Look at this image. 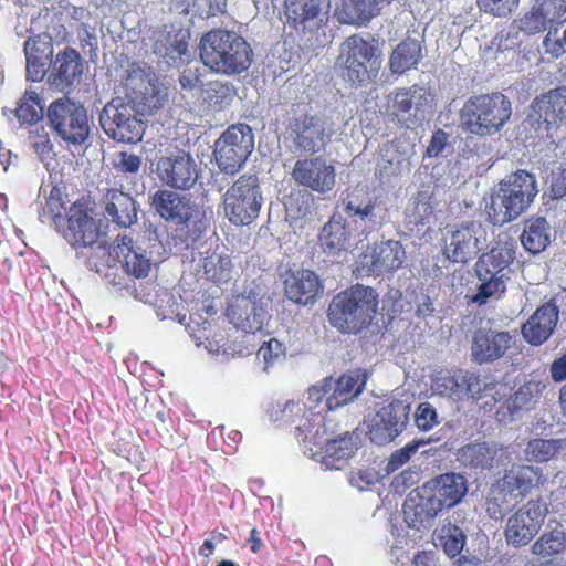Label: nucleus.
<instances>
[{"instance_id":"1","label":"nucleus","mask_w":566,"mask_h":566,"mask_svg":"<svg viewBox=\"0 0 566 566\" xmlns=\"http://www.w3.org/2000/svg\"><path fill=\"white\" fill-rule=\"evenodd\" d=\"M123 87L125 96L115 97L104 106L101 126L117 143L137 144L146 130L142 116L159 111L167 101V93L151 67L138 63L127 69Z\"/></svg>"},{"instance_id":"2","label":"nucleus","mask_w":566,"mask_h":566,"mask_svg":"<svg viewBox=\"0 0 566 566\" xmlns=\"http://www.w3.org/2000/svg\"><path fill=\"white\" fill-rule=\"evenodd\" d=\"M199 56L203 65L212 72L232 76L250 67L253 50L240 34L218 28L201 36Z\"/></svg>"},{"instance_id":"3","label":"nucleus","mask_w":566,"mask_h":566,"mask_svg":"<svg viewBox=\"0 0 566 566\" xmlns=\"http://www.w3.org/2000/svg\"><path fill=\"white\" fill-rule=\"evenodd\" d=\"M378 304V293L373 287L357 283L333 297L327 317L339 332L358 334L371 324Z\"/></svg>"},{"instance_id":"4","label":"nucleus","mask_w":566,"mask_h":566,"mask_svg":"<svg viewBox=\"0 0 566 566\" xmlns=\"http://www.w3.org/2000/svg\"><path fill=\"white\" fill-rule=\"evenodd\" d=\"M538 193L533 174L518 169L501 180L491 195L486 213L494 226H503L517 219Z\"/></svg>"},{"instance_id":"5","label":"nucleus","mask_w":566,"mask_h":566,"mask_svg":"<svg viewBox=\"0 0 566 566\" xmlns=\"http://www.w3.org/2000/svg\"><path fill=\"white\" fill-rule=\"evenodd\" d=\"M512 103L501 92L476 94L469 97L459 113L462 129L479 137L499 133L510 120Z\"/></svg>"},{"instance_id":"6","label":"nucleus","mask_w":566,"mask_h":566,"mask_svg":"<svg viewBox=\"0 0 566 566\" xmlns=\"http://www.w3.org/2000/svg\"><path fill=\"white\" fill-rule=\"evenodd\" d=\"M382 54L377 42L360 34L347 36L339 46L335 69L342 78L353 85L375 81L381 70Z\"/></svg>"},{"instance_id":"7","label":"nucleus","mask_w":566,"mask_h":566,"mask_svg":"<svg viewBox=\"0 0 566 566\" xmlns=\"http://www.w3.org/2000/svg\"><path fill=\"white\" fill-rule=\"evenodd\" d=\"M515 259V250L509 244H496L483 253L475 263V273L480 281L476 293L471 301L479 306L490 298H502L510 280V265Z\"/></svg>"},{"instance_id":"8","label":"nucleus","mask_w":566,"mask_h":566,"mask_svg":"<svg viewBox=\"0 0 566 566\" xmlns=\"http://www.w3.org/2000/svg\"><path fill=\"white\" fill-rule=\"evenodd\" d=\"M262 201L258 176L242 175L223 195L224 214L234 226H249L258 218Z\"/></svg>"},{"instance_id":"9","label":"nucleus","mask_w":566,"mask_h":566,"mask_svg":"<svg viewBox=\"0 0 566 566\" xmlns=\"http://www.w3.org/2000/svg\"><path fill=\"white\" fill-rule=\"evenodd\" d=\"M254 149V135L247 124L231 125L216 142V163L221 171L237 174Z\"/></svg>"},{"instance_id":"10","label":"nucleus","mask_w":566,"mask_h":566,"mask_svg":"<svg viewBox=\"0 0 566 566\" xmlns=\"http://www.w3.org/2000/svg\"><path fill=\"white\" fill-rule=\"evenodd\" d=\"M48 117L56 134L67 144L82 145L88 138L87 112L83 105L60 98L51 103Z\"/></svg>"},{"instance_id":"11","label":"nucleus","mask_w":566,"mask_h":566,"mask_svg":"<svg viewBox=\"0 0 566 566\" xmlns=\"http://www.w3.org/2000/svg\"><path fill=\"white\" fill-rule=\"evenodd\" d=\"M530 118L542 137L553 138L566 125V86L537 95L531 103Z\"/></svg>"},{"instance_id":"12","label":"nucleus","mask_w":566,"mask_h":566,"mask_svg":"<svg viewBox=\"0 0 566 566\" xmlns=\"http://www.w3.org/2000/svg\"><path fill=\"white\" fill-rule=\"evenodd\" d=\"M547 512V505L541 499H532L523 504L506 521V543L514 547L530 544L542 527Z\"/></svg>"},{"instance_id":"13","label":"nucleus","mask_w":566,"mask_h":566,"mask_svg":"<svg viewBox=\"0 0 566 566\" xmlns=\"http://www.w3.org/2000/svg\"><path fill=\"white\" fill-rule=\"evenodd\" d=\"M291 175L298 186L319 195L332 191L336 185V168L322 156L297 159Z\"/></svg>"},{"instance_id":"14","label":"nucleus","mask_w":566,"mask_h":566,"mask_svg":"<svg viewBox=\"0 0 566 566\" xmlns=\"http://www.w3.org/2000/svg\"><path fill=\"white\" fill-rule=\"evenodd\" d=\"M483 227L479 221L462 222L444 238L443 254L453 263L465 264L473 260L480 251V235Z\"/></svg>"},{"instance_id":"15","label":"nucleus","mask_w":566,"mask_h":566,"mask_svg":"<svg viewBox=\"0 0 566 566\" xmlns=\"http://www.w3.org/2000/svg\"><path fill=\"white\" fill-rule=\"evenodd\" d=\"M514 343V335L509 331L479 327L472 335V360L480 365L500 360L510 352Z\"/></svg>"},{"instance_id":"16","label":"nucleus","mask_w":566,"mask_h":566,"mask_svg":"<svg viewBox=\"0 0 566 566\" xmlns=\"http://www.w3.org/2000/svg\"><path fill=\"white\" fill-rule=\"evenodd\" d=\"M331 0H284L286 24L297 34L318 30L328 12Z\"/></svg>"},{"instance_id":"17","label":"nucleus","mask_w":566,"mask_h":566,"mask_svg":"<svg viewBox=\"0 0 566 566\" xmlns=\"http://www.w3.org/2000/svg\"><path fill=\"white\" fill-rule=\"evenodd\" d=\"M409 411V406L400 400H392L380 408L370 419V440L376 444L392 441L406 427Z\"/></svg>"},{"instance_id":"18","label":"nucleus","mask_w":566,"mask_h":566,"mask_svg":"<svg viewBox=\"0 0 566 566\" xmlns=\"http://www.w3.org/2000/svg\"><path fill=\"white\" fill-rule=\"evenodd\" d=\"M151 206L166 221L189 226L199 221L203 212L190 198L175 191L160 189L151 198Z\"/></svg>"},{"instance_id":"19","label":"nucleus","mask_w":566,"mask_h":566,"mask_svg":"<svg viewBox=\"0 0 566 566\" xmlns=\"http://www.w3.org/2000/svg\"><path fill=\"white\" fill-rule=\"evenodd\" d=\"M443 510L427 483L413 489L402 506L406 522L410 527L417 530L431 526Z\"/></svg>"},{"instance_id":"20","label":"nucleus","mask_w":566,"mask_h":566,"mask_svg":"<svg viewBox=\"0 0 566 566\" xmlns=\"http://www.w3.org/2000/svg\"><path fill=\"white\" fill-rule=\"evenodd\" d=\"M262 297L253 290L238 295L227 308V317L244 333H255L263 328L265 310L261 305Z\"/></svg>"},{"instance_id":"21","label":"nucleus","mask_w":566,"mask_h":566,"mask_svg":"<svg viewBox=\"0 0 566 566\" xmlns=\"http://www.w3.org/2000/svg\"><path fill=\"white\" fill-rule=\"evenodd\" d=\"M428 91L413 84L408 87H400L392 91L388 96L387 111L401 124L418 119L419 113H423L429 104Z\"/></svg>"},{"instance_id":"22","label":"nucleus","mask_w":566,"mask_h":566,"mask_svg":"<svg viewBox=\"0 0 566 566\" xmlns=\"http://www.w3.org/2000/svg\"><path fill=\"white\" fill-rule=\"evenodd\" d=\"M289 129L295 147L305 154H318L328 144L324 124L314 115L301 114L290 122Z\"/></svg>"},{"instance_id":"23","label":"nucleus","mask_w":566,"mask_h":566,"mask_svg":"<svg viewBox=\"0 0 566 566\" xmlns=\"http://www.w3.org/2000/svg\"><path fill=\"white\" fill-rule=\"evenodd\" d=\"M63 237L73 247H87L95 243L98 228L90 213L85 200H76L66 213V228Z\"/></svg>"},{"instance_id":"24","label":"nucleus","mask_w":566,"mask_h":566,"mask_svg":"<svg viewBox=\"0 0 566 566\" xmlns=\"http://www.w3.org/2000/svg\"><path fill=\"white\" fill-rule=\"evenodd\" d=\"M406 261V251L398 240H386L374 245L363 254L361 264L376 276L392 273Z\"/></svg>"},{"instance_id":"25","label":"nucleus","mask_w":566,"mask_h":566,"mask_svg":"<svg viewBox=\"0 0 566 566\" xmlns=\"http://www.w3.org/2000/svg\"><path fill=\"white\" fill-rule=\"evenodd\" d=\"M157 175L165 185L177 189L191 188L198 178L196 164L186 153L161 157L157 163Z\"/></svg>"},{"instance_id":"26","label":"nucleus","mask_w":566,"mask_h":566,"mask_svg":"<svg viewBox=\"0 0 566 566\" xmlns=\"http://www.w3.org/2000/svg\"><path fill=\"white\" fill-rule=\"evenodd\" d=\"M111 255L122 264L128 275L135 279H144L150 272V259L144 250L135 247L134 240L128 235L116 237Z\"/></svg>"},{"instance_id":"27","label":"nucleus","mask_w":566,"mask_h":566,"mask_svg":"<svg viewBox=\"0 0 566 566\" xmlns=\"http://www.w3.org/2000/svg\"><path fill=\"white\" fill-rule=\"evenodd\" d=\"M558 313V307L553 302L541 305L521 327L525 342L532 346L544 344L556 328Z\"/></svg>"},{"instance_id":"28","label":"nucleus","mask_w":566,"mask_h":566,"mask_svg":"<svg viewBox=\"0 0 566 566\" xmlns=\"http://www.w3.org/2000/svg\"><path fill=\"white\" fill-rule=\"evenodd\" d=\"M502 485L513 492L514 499L526 497L534 489L545 484L543 469L532 464L513 463L501 478Z\"/></svg>"},{"instance_id":"29","label":"nucleus","mask_w":566,"mask_h":566,"mask_svg":"<svg viewBox=\"0 0 566 566\" xmlns=\"http://www.w3.org/2000/svg\"><path fill=\"white\" fill-rule=\"evenodd\" d=\"M354 233L340 214H333L318 234V243L327 255H339L354 245Z\"/></svg>"},{"instance_id":"30","label":"nucleus","mask_w":566,"mask_h":566,"mask_svg":"<svg viewBox=\"0 0 566 566\" xmlns=\"http://www.w3.org/2000/svg\"><path fill=\"white\" fill-rule=\"evenodd\" d=\"M323 291L319 277L314 271L301 270L291 272L284 281V292L289 300L296 304L313 303Z\"/></svg>"},{"instance_id":"31","label":"nucleus","mask_w":566,"mask_h":566,"mask_svg":"<svg viewBox=\"0 0 566 566\" xmlns=\"http://www.w3.org/2000/svg\"><path fill=\"white\" fill-rule=\"evenodd\" d=\"M443 509H452L462 502L468 493L467 478L457 472H447L426 482Z\"/></svg>"},{"instance_id":"32","label":"nucleus","mask_w":566,"mask_h":566,"mask_svg":"<svg viewBox=\"0 0 566 566\" xmlns=\"http://www.w3.org/2000/svg\"><path fill=\"white\" fill-rule=\"evenodd\" d=\"M83 73L80 53L72 48L59 52L53 61L49 81L59 91L71 87Z\"/></svg>"},{"instance_id":"33","label":"nucleus","mask_w":566,"mask_h":566,"mask_svg":"<svg viewBox=\"0 0 566 566\" xmlns=\"http://www.w3.org/2000/svg\"><path fill=\"white\" fill-rule=\"evenodd\" d=\"M105 216L119 227L128 228L137 221L136 202L132 196L108 189L103 198Z\"/></svg>"},{"instance_id":"34","label":"nucleus","mask_w":566,"mask_h":566,"mask_svg":"<svg viewBox=\"0 0 566 566\" xmlns=\"http://www.w3.org/2000/svg\"><path fill=\"white\" fill-rule=\"evenodd\" d=\"M366 377L358 370L348 371L334 381L333 392L326 399L328 410H335L352 402L363 390Z\"/></svg>"},{"instance_id":"35","label":"nucleus","mask_w":566,"mask_h":566,"mask_svg":"<svg viewBox=\"0 0 566 566\" xmlns=\"http://www.w3.org/2000/svg\"><path fill=\"white\" fill-rule=\"evenodd\" d=\"M386 0H343L337 11L338 21L345 24L363 25L380 13Z\"/></svg>"},{"instance_id":"36","label":"nucleus","mask_w":566,"mask_h":566,"mask_svg":"<svg viewBox=\"0 0 566 566\" xmlns=\"http://www.w3.org/2000/svg\"><path fill=\"white\" fill-rule=\"evenodd\" d=\"M532 553L539 559L551 562L566 553V532L564 526L557 523L554 527L549 525L533 543Z\"/></svg>"},{"instance_id":"37","label":"nucleus","mask_w":566,"mask_h":566,"mask_svg":"<svg viewBox=\"0 0 566 566\" xmlns=\"http://www.w3.org/2000/svg\"><path fill=\"white\" fill-rule=\"evenodd\" d=\"M520 239L523 248L531 254L543 252L551 242L549 223L544 217L526 219Z\"/></svg>"},{"instance_id":"38","label":"nucleus","mask_w":566,"mask_h":566,"mask_svg":"<svg viewBox=\"0 0 566 566\" xmlns=\"http://www.w3.org/2000/svg\"><path fill=\"white\" fill-rule=\"evenodd\" d=\"M405 156L400 151V142L398 139L388 140L379 150V158L375 169V177L380 181H389L401 171V165Z\"/></svg>"},{"instance_id":"39","label":"nucleus","mask_w":566,"mask_h":566,"mask_svg":"<svg viewBox=\"0 0 566 566\" xmlns=\"http://www.w3.org/2000/svg\"><path fill=\"white\" fill-rule=\"evenodd\" d=\"M322 462L339 470L355 454L357 446L349 434L328 440L322 448Z\"/></svg>"},{"instance_id":"40","label":"nucleus","mask_w":566,"mask_h":566,"mask_svg":"<svg viewBox=\"0 0 566 566\" xmlns=\"http://www.w3.org/2000/svg\"><path fill=\"white\" fill-rule=\"evenodd\" d=\"M422 56V48L417 40L405 39L392 51L389 69L392 74H402L416 66Z\"/></svg>"},{"instance_id":"41","label":"nucleus","mask_w":566,"mask_h":566,"mask_svg":"<svg viewBox=\"0 0 566 566\" xmlns=\"http://www.w3.org/2000/svg\"><path fill=\"white\" fill-rule=\"evenodd\" d=\"M497 450L488 443H469L460 449L461 462L470 468L491 470L494 468Z\"/></svg>"},{"instance_id":"42","label":"nucleus","mask_w":566,"mask_h":566,"mask_svg":"<svg viewBox=\"0 0 566 566\" xmlns=\"http://www.w3.org/2000/svg\"><path fill=\"white\" fill-rule=\"evenodd\" d=\"M564 439H531L524 450L525 458L530 462L546 463L555 460L565 448Z\"/></svg>"},{"instance_id":"43","label":"nucleus","mask_w":566,"mask_h":566,"mask_svg":"<svg viewBox=\"0 0 566 566\" xmlns=\"http://www.w3.org/2000/svg\"><path fill=\"white\" fill-rule=\"evenodd\" d=\"M342 205L348 217H359L361 220H371L376 208V200L364 188L355 187L343 199Z\"/></svg>"},{"instance_id":"44","label":"nucleus","mask_w":566,"mask_h":566,"mask_svg":"<svg viewBox=\"0 0 566 566\" xmlns=\"http://www.w3.org/2000/svg\"><path fill=\"white\" fill-rule=\"evenodd\" d=\"M514 494L510 489L502 485L501 478L497 479L489 489L485 510L488 515L493 520H500L505 512L513 506Z\"/></svg>"},{"instance_id":"45","label":"nucleus","mask_w":566,"mask_h":566,"mask_svg":"<svg viewBox=\"0 0 566 566\" xmlns=\"http://www.w3.org/2000/svg\"><path fill=\"white\" fill-rule=\"evenodd\" d=\"M14 113L21 125L36 124L43 114L39 94L33 90H27L20 98Z\"/></svg>"},{"instance_id":"46","label":"nucleus","mask_w":566,"mask_h":566,"mask_svg":"<svg viewBox=\"0 0 566 566\" xmlns=\"http://www.w3.org/2000/svg\"><path fill=\"white\" fill-rule=\"evenodd\" d=\"M205 274L214 283L228 282L231 279L232 261L229 255L212 253L203 262Z\"/></svg>"},{"instance_id":"47","label":"nucleus","mask_w":566,"mask_h":566,"mask_svg":"<svg viewBox=\"0 0 566 566\" xmlns=\"http://www.w3.org/2000/svg\"><path fill=\"white\" fill-rule=\"evenodd\" d=\"M521 0H475L476 8L483 14L506 19L520 7Z\"/></svg>"},{"instance_id":"48","label":"nucleus","mask_w":566,"mask_h":566,"mask_svg":"<svg viewBox=\"0 0 566 566\" xmlns=\"http://www.w3.org/2000/svg\"><path fill=\"white\" fill-rule=\"evenodd\" d=\"M467 536L463 531L457 525H448L442 528L440 535L441 546L443 552L450 557L459 556L464 547Z\"/></svg>"},{"instance_id":"49","label":"nucleus","mask_w":566,"mask_h":566,"mask_svg":"<svg viewBox=\"0 0 566 566\" xmlns=\"http://www.w3.org/2000/svg\"><path fill=\"white\" fill-rule=\"evenodd\" d=\"M463 369H457L453 373L440 375L434 379V387L440 395L461 399V384L463 385Z\"/></svg>"},{"instance_id":"50","label":"nucleus","mask_w":566,"mask_h":566,"mask_svg":"<svg viewBox=\"0 0 566 566\" xmlns=\"http://www.w3.org/2000/svg\"><path fill=\"white\" fill-rule=\"evenodd\" d=\"M66 195L64 193L62 187L53 186L50 195L46 199V205L44 208V214H49L56 227L64 220V216L66 213Z\"/></svg>"},{"instance_id":"51","label":"nucleus","mask_w":566,"mask_h":566,"mask_svg":"<svg viewBox=\"0 0 566 566\" xmlns=\"http://www.w3.org/2000/svg\"><path fill=\"white\" fill-rule=\"evenodd\" d=\"M517 29L527 35H535L544 32L551 24L549 21L533 6L527 12L515 20Z\"/></svg>"},{"instance_id":"52","label":"nucleus","mask_w":566,"mask_h":566,"mask_svg":"<svg viewBox=\"0 0 566 566\" xmlns=\"http://www.w3.org/2000/svg\"><path fill=\"white\" fill-rule=\"evenodd\" d=\"M36 44V41H31L30 39L24 44L27 77L32 82L42 81L45 75V63L41 61V57L36 54L39 51Z\"/></svg>"},{"instance_id":"53","label":"nucleus","mask_w":566,"mask_h":566,"mask_svg":"<svg viewBox=\"0 0 566 566\" xmlns=\"http://www.w3.org/2000/svg\"><path fill=\"white\" fill-rule=\"evenodd\" d=\"M463 385L461 384V399L479 400L484 396L489 385L484 384L480 375L464 370Z\"/></svg>"},{"instance_id":"54","label":"nucleus","mask_w":566,"mask_h":566,"mask_svg":"<svg viewBox=\"0 0 566 566\" xmlns=\"http://www.w3.org/2000/svg\"><path fill=\"white\" fill-rule=\"evenodd\" d=\"M29 139L33 150L36 153L41 161L51 157L53 153V144L49 133L44 127H35L29 133Z\"/></svg>"},{"instance_id":"55","label":"nucleus","mask_w":566,"mask_h":566,"mask_svg":"<svg viewBox=\"0 0 566 566\" xmlns=\"http://www.w3.org/2000/svg\"><path fill=\"white\" fill-rule=\"evenodd\" d=\"M552 24L566 13V0H534L532 4Z\"/></svg>"},{"instance_id":"56","label":"nucleus","mask_w":566,"mask_h":566,"mask_svg":"<svg viewBox=\"0 0 566 566\" xmlns=\"http://www.w3.org/2000/svg\"><path fill=\"white\" fill-rule=\"evenodd\" d=\"M434 208L430 201V197L426 192H418L413 201L412 217L413 222L418 226H424L433 216Z\"/></svg>"},{"instance_id":"57","label":"nucleus","mask_w":566,"mask_h":566,"mask_svg":"<svg viewBox=\"0 0 566 566\" xmlns=\"http://www.w3.org/2000/svg\"><path fill=\"white\" fill-rule=\"evenodd\" d=\"M284 355L285 348L276 338H271L269 342L263 343L258 350V358L263 360L265 368L284 357Z\"/></svg>"},{"instance_id":"58","label":"nucleus","mask_w":566,"mask_h":566,"mask_svg":"<svg viewBox=\"0 0 566 566\" xmlns=\"http://www.w3.org/2000/svg\"><path fill=\"white\" fill-rule=\"evenodd\" d=\"M416 426L421 431H429L438 424V415L430 402H421L415 413Z\"/></svg>"},{"instance_id":"59","label":"nucleus","mask_w":566,"mask_h":566,"mask_svg":"<svg viewBox=\"0 0 566 566\" xmlns=\"http://www.w3.org/2000/svg\"><path fill=\"white\" fill-rule=\"evenodd\" d=\"M165 45V56H168L172 61L181 59L188 51V41L186 36L180 33L174 35L167 34Z\"/></svg>"},{"instance_id":"60","label":"nucleus","mask_w":566,"mask_h":566,"mask_svg":"<svg viewBox=\"0 0 566 566\" xmlns=\"http://www.w3.org/2000/svg\"><path fill=\"white\" fill-rule=\"evenodd\" d=\"M523 389H520L514 396L506 399L497 409L496 417L499 421L506 422L512 420L513 417L522 409L521 401L523 400Z\"/></svg>"},{"instance_id":"61","label":"nucleus","mask_w":566,"mask_h":566,"mask_svg":"<svg viewBox=\"0 0 566 566\" xmlns=\"http://www.w3.org/2000/svg\"><path fill=\"white\" fill-rule=\"evenodd\" d=\"M420 446V442L413 441L406 444L403 448L396 450L389 458L387 470L396 471L405 463H407L411 455L415 454Z\"/></svg>"},{"instance_id":"62","label":"nucleus","mask_w":566,"mask_h":566,"mask_svg":"<svg viewBox=\"0 0 566 566\" xmlns=\"http://www.w3.org/2000/svg\"><path fill=\"white\" fill-rule=\"evenodd\" d=\"M142 166V159L135 154L122 151L119 160L116 164V169L122 172L136 174Z\"/></svg>"},{"instance_id":"63","label":"nucleus","mask_w":566,"mask_h":566,"mask_svg":"<svg viewBox=\"0 0 566 566\" xmlns=\"http://www.w3.org/2000/svg\"><path fill=\"white\" fill-rule=\"evenodd\" d=\"M448 134L442 129H437L429 142V145L426 149V155L428 157H438L442 150L446 148L448 144Z\"/></svg>"},{"instance_id":"64","label":"nucleus","mask_w":566,"mask_h":566,"mask_svg":"<svg viewBox=\"0 0 566 566\" xmlns=\"http://www.w3.org/2000/svg\"><path fill=\"white\" fill-rule=\"evenodd\" d=\"M551 378L555 382L566 380V352L554 359L549 366Z\"/></svg>"}]
</instances>
